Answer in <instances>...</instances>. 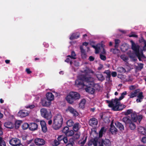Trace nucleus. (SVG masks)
<instances>
[{"label": "nucleus", "mask_w": 146, "mask_h": 146, "mask_svg": "<svg viewBox=\"0 0 146 146\" xmlns=\"http://www.w3.org/2000/svg\"><path fill=\"white\" fill-rule=\"evenodd\" d=\"M106 102L108 104V106L112 108L114 111L122 110L126 107L125 105L121 104V102L118 101L117 98H115V99H112L111 100H106Z\"/></svg>", "instance_id": "1"}, {"label": "nucleus", "mask_w": 146, "mask_h": 146, "mask_svg": "<svg viewBox=\"0 0 146 146\" xmlns=\"http://www.w3.org/2000/svg\"><path fill=\"white\" fill-rule=\"evenodd\" d=\"M93 78L91 77H87L84 75L81 74L80 75L78 78V79L75 81V84L78 87L81 86L84 87L85 86L84 82H86L90 85L93 83Z\"/></svg>", "instance_id": "2"}, {"label": "nucleus", "mask_w": 146, "mask_h": 146, "mask_svg": "<svg viewBox=\"0 0 146 146\" xmlns=\"http://www.w3.org/2000/svg\"><path fill=\"white\" fill-rule=\"evenodd\" d=\"M80 97V95L78 92H70L66 96V99L68 103L72 104L74 101L79 100Z\"/></svg>", "instance_id": "3"}, {"label": "nucleus", "mask_w": 146, "mask_h": 146, "mask_svg": "<svg viewBox=\"0 0 146 146\" xmlns=\"http://www.w3.org/2000/svg\"><path fill=\"white\" fill-rule=\"evenodd\" d=\"M63 121V118L61 115H58L54 117L53 119L52 127L55 130H57L61 127Z\"/></svg>", "instance_id": "4"}, {"label": "nucleus", "mask_w": 146, "mask_h": 146, "mask_svg": "<svg viewBox=\"0 0 146 146\" xmlns=\"http://www.w3.org/2000/svg\"><path fill=\"white\" fill-rule=\"evenodd\" d=\"M41 116L47 120L50 119L52 117V114L49 110L44 108H41L40 110Z\"/></svg>", "instance_id": "5"}, {"label": "nucleus", "mask_w": 146, "mask_h": 146, "mask_svg": "<svg viewBox=\"0 0 146 146\" xmlns=\"http://www.w3.org/2000/svg\"><path fill=\"white\" fill-rule=\"evenodd\" d=\"M9 143L12 146H24L21 140L16 138H12L9 141Z\"/></svg>", "instance_id": "6"}, {"label": "nucleus", "mask_w": 146, "mask_h": 146, "mask_svg": "<svg viewBox=\"0 0 146 146\" xmlns=\"http://www.w3.org/2000/svg\"><path fill=\"white\" fill-rule=\"evenodd\" d=\"M62 132L67 137L72 136L74 134V131L69 130V128L67 126H65L63 128Z\"/></svg>", "instance_id": "7"}, {"label": "nucleus", "mask_w": 146, "mask_h": 146, "mask_svg": "<svg viewBox=\"0 0 146 146\" xmlns=\"http://www.w3.org/2000/svg\"><path fill=\"white\" fill-rule=\"evenodd\" d=\"M29 113V111L27 110H23L19 111L17 115L18 116L21 117H24L28 116Z\"/></svg>", "instance_id": "8"}, {"label": "nucleus", "mask_w": 146, "mask_h": 146, "mask_svg": "<svg viewBox=\"0 0 146 146\" xmlns=\"http://www.w3.org/2000/svg\"><path fill=\"white\" fill-rule=\"evenodd\" d=\"M66 111L70 112L74 116L76 117L78 115V113L76 110L71 106H68L66 110Z\"/></svg>", "instance_id": "9"}, {"label": "nucleus", "mask_w": 146, "mask_h": 146, "mask_svg": "<svg viewBox=\"0 0 146 146\" xmlns=\"http://www.w3.org/2000/svg\"><path fill=\"white\" fill-rule=\"evenodd\" d=\"M34 142L36 145L39 146L43 145L45 143V141L44 139L40 138L35 139Z\"/></svg>", "instance_id": "10"}, {"label": "nucleus", "mask_w": 146, "mask_h": 146, "mask_svg": "<svg viewBox=\"0 0 146 146\" xmlns=\"http://www.w3.org/2000/svg\"><path fill=\"white\" fill-rule=\"evenodd\" d=\"M132 43L131 48L133 50L135 53V54L137 53H138L139 51V46L138 45H136L134 42L132 41H131Z\"/></svg>", "instance_id": "11"}, {"label": "nucleus", "mask_w": 146, "mask_h": 146, "mask_svg": "<svg viewBox=\"0 0 146 146\" xmlns=\"http://www.w3.org/2000/svg\"><path fill=\"white\" fill-rule=\"evenodd\" d=\"M122 121L125 123L126 125H129V124L132 121L130 117L128 116H126L123 117Z\"/></svg>", "instance_id": "12"}, {"label": "nucleus", "mask_w": 146, "mask_h": 146, "mask_svg": "<svg viewBox=\"0 0 146 146\" xmlns=\"http://www.w3.org/2000/svg\"><path fill=\"white\" fill-rule=\"evenodd\" d=\"M41 103L43 106L48 107L50 105L51 102L44 98L41 100Z\"/></svg>", "instance_id": "13"}, {"label": "nucleus", "mask_w": 146, "mask_h": 146, "mask_svg": "<svg viewBox=\"0 0 146 146\" xmlns=\"http://www.w3.org/2000/svg\"><path fill=\"white\" fill-rule=\"evenodd\" d=\"M38 128V125L35 123H32L29 124V129L31 131H35Z\"/></svg>", "instance_id": "14"}, {"label": "nucleus", "mask_w": 146, "mask_h": 146, "mask_svg": "<svg viewBox=\"0 0 146 146\" xmlns=\"http://www.w3.org/2000/svg\"><path fill=\"white\" fill-rule=\"evenodd\" d=\"M138 131L139 133L146 135V129L143 127L140 126L138 129Z\"/></svg>", "instance_id": "15"}, {"label": "nucleus", "mask_w": 146, "mask_h": 146, "mask_svg": "<svg viewBox=\"0 0 146 146\" xmlns=\"http://www.w3.org/2000/svg\"><path fill=\"white\" fill-rule=\"evenodd\" d=\"M40 123L42 131L44 133L46 132L47 131V128L45 122L44 121H41Z\"/></svg>", "instance_id": "16"}, {"label": "nucleus", "mask_w": 146, "mask_h": 146, "mask_svg": "<svg viewBox=\"0 0 146 146\" xmlns=\"http://www.w3.org/2000/svg\"><path fill=\"white\" fill-rule=\"evenodd\" d=\"M140 90L139 89H136L133 92L131 93L128 96H129L130 98H133L137 96V93L139 92Z\"/></svg>", "instance_id": "17"}, {"label": "nucleus", "mask_w": 146, "mask_h": 146, "mask_svg": "<svg viewBox=\"0 0 146 146\" xmlns=\"http://www.w3.org/2000/svg\"><path fill=\"white\" fill-rule=\"evenodd\" d=\"M90 125L91 126L97 125L98 124L97 119L95 118H92L89 121Z\"/></svg>", "instance_id": "18"}, {"label": "nucleus", "mask_w": 146, "mask_h": 146, "mask_svg": "<svg viewBox=\"0 0 146 146\" xmlns=\"http://www.w3.org/2000/svg\"><path fill=\"white\" fill-rule=\"evenodd\" d=\"M82 57L83 59H85L86 57V54L85 53V51L83 48V46L81 45L80 47Z\"/></svg>", "instance_id": "19"}, {"label": "nucleus", "mask_w": 146, "mask_h": 146, "mask_svg": "<svg viewBox=\"0 0 146 146\" xmlns=\"http://www.w3.org/2000/svg\"><path fill=\"white\" fill-rule=\"evenodd\" d=\"M46 99L51 102L54 99V95L51 92H48L46 94Z\"/></svg>", "instance_id": "20"}, {"label": "nucleus", "mask_w": 146, "mask_h": 146, "mask_svg": "<svg viewBox=\"0 0 146 146\" xmlns=\"http://www.w3.org/2000/svg\"><path fill=\"white\" fill-rule=\"evenodd\" d=\"M4 126L5 127L9 129H13L14 127V124L10 121L5 123Z\"/></svg>", "instance_id": "21"}, {"label": "nucleus", "mask_w": 146, "mask_h": 146, "mask_svg": "<svg viewBox=\"0 0 146 146\" xmlns=\"http://www.w3.org/2000/svg\"><path fill=\"white\" fill-rule=\"evenodd\" d=\"M115 125L120 131L124 130V127L123 124L120 122L117 121L115 123Z\"/></svg>", "instance_id": "22"}, {"label": "nucleus", "mask_w": 146, "mask_h": 146, "mask_svg": "<svg viewBox=\"0 0 146 146\" xmlns=\"http://www.w3.org/2000/svg\"><path fill=\"white\" fill-rule=\"evenodd\" d=\"M80 36L79 33H73L70 37V40H73L76 39L78 38Z\"/></svg>", "instance_id": "23"}, {"label": "nucleus", "mask_w": 146, "mask_h": 146, "mask_svg": "<svg viewBox=\"0 0 146 146\" xmlns=\"http://www.w3.org/2000/svg\"><path fill=\"white\" fill-rule=\"evenodd\" d=\"M112 125L113 123H111L110 125V131L112 134L116 133L117 132V129L114 125Z\"/></svg>", "instance_id": "24"}, {"label": "nucleus", "mask_w": 146, "mask_h": 146, "mask_svg": "<svg viewBox=\"0 0 146 146\" xmlns=\"http://www.w3.org/2000/svg\"><path fill=\"white\" fill-rule=\"evenodd\" d=\"M96 76L98 80L102 81L105 80V78L102 74L100 72H97L96 74Z\"/></svg>", "instance_id": "25"}, {"label": "nucleus", "mask_w": 146, "mask_h": 146, "mask_svg": "<svg viewBox=\"0 0 146 146\" xmlns=\"http://www.w3.org/2000/svg\"><path fill=\"white\" fill-rule=\"evenodd\" d=\"M85 90L86 92L91 94H94L95 91V90L94 88L90 87H87L85 88Z\"/></svg>", "instance_id": "26"}, {"label": "nucleus", "mask_w": 146, "mask_h": 146, "mask_svg": "<svg viewBox=\"0 0 146 146\" xmlns=\"http://www.w3.org/2000/svg\"><path fill=\"white\" fill-rule=\"evenodd\" d=\"M106 131V129H105L104 127H102L99 132V137H102L103 136V134H104L105 133Z\"/></svg>", "instance_id": "27"}, {"label": "nucleus", "mask_w": 146, "mask_h": 146, "mask_svg": "<svg viewBox=\"0 0 146 146\" xmlns=\"http://www.w3.org/2000/svg\"><path fill=\"white\" fill-rule=\"evenodd\" d=\"M74 144V140L73 138H71L70 139L68 143L65 146H73Z\"/></svg>", "instance_id": "28"}, {"label": "nucleus", "mask_w": 146, "mask_h": 146, "mask_svg": "<svg viewBox=\"0 0 146 146\" xmlns=\"http://www.w3.org/2000/svg\"><path fill=\"white\" fill-rule=\"evenodd\" d=\"M132 121L136 122L137 121V115L134 113H132L131 114V119Z\"/></svg>", "instance_id": "29"}, {"label": "nucleus", "mask_w": 146, "mask_h": 146, "mask_svg": "<svg viewBox=\"0 0 146 146\" xmlns=\"http://www.w3.org/2000/svg\"><path fill=\"white\" fill-rule=\"evenodd\" d=\"M98 140V138L95 137L90 140V141L93 143L94 146H97V143Z\"/></svg>", "instance_id": "30"}, {"label": "nucleus", "mask_w": 146, "mask_h": 146, "mask_svg": "<svg viewBox=\"0 0 146 146\" xmlns=\"http://www.w3.org/2000/svg\"><path fill=\"white\" fill-rule=\"evenodd\" d=\"M103 144H104L106 146H109L110 143V140L108 139H102L101 142Z\"/></svg>", "instance_id": "31"}, {"label": "nucleus", "mask_w": 146, "mask_h": 146, "mask_svg": "<svg viewBox=\"0 0 146 146\" xmlns=\"http://www.w3.org/2000/svg\"><path fill=\"white\" fill-rule=\"evenodd\" d=\"M118 72L120 73H124L125 72L126 70L125 68L122 67H119L117 68Z\"/></svg>", "instance_id": "32"}, {"label": "nucleus", "mask_w": 146, "mask_h": 146, "mask_svg": "<svg viewBox=\"0 0 146 146\" xmlns=\"http://www.w3.org/2000/svg\"><path fill=\"white\" fill-rule=\"evenodd\" d=\"M22 121H15L14 125V127L16 129H18Z\"/></svg>", "instance_id": "33"}, {"label": "nucleus", "mask_w": 146, "mask_h": 146, "mask_svg": "<svg viewBox=\"0 0 146 146\" xmlns=\"http://www.w3.org/2000/svg\"><path fill=\"white\" fill-rule=\"evenodd\" d=\"M79 124L78 123H76L74 124V125L73 126V129L74 131L77 132L79 130Z\"/></svg>", "instance_id": "34"}, {"label": "nucleus", "mask_w": 146, "mask_h": 146, "mask_svg": "<svg viewBox=\"0 0 146 146\" xmlns=\"http://www.w3.org/2000/svg\"><path fill=\"white\" fill-rule=\"evenodd\" d=\"M129 127L131 130H134L136 128V125L132 121L129 124Z\"/></svg>", "instance_id": "35"}, {"label": "nucleus", "mask_w": 146, "mask_h": 146, "mask_svg": "<svg viewBox=\"0 0 146 146\" xmlns=\"http://www.w3.org/2000/svg\"><path fill=\"white\" fill-rule=\"evenodd\" d=\"M118 48H111L110 50V51L114 54H116L119 52V50L118 49Z\"/></svg>", "instance_id": "36"}, {"label": "nucleus", "mask_w": 146, "mask_h": 146, "mask_svg": "<svg viewBox=\"0 0 146 146\" xmlns=\"http://www.w3.org/2000/svg\"><path fill=\"white\" fill-rule=\"evenodd\" d=\"M127 94V92L126 91H124L121 94V96L119 97V99L117 98L118 101H119L123 99L125 97V96Z\"/></svg>", "instance_id": "37"}, {"label": "nucleus", "mask_w": 146, "mask_h": 146, "mask_svg": "<svg viewBox=\"0 0 146 146\" xmlns=\"http://www.w3.org/2000/svg\"><path fill=\"white\" fill-rule=\"evenodd\" d=\"M74 123L73 121L71 119L68 120L66 122L67 125L69 127H71L73 126L74 125Z\"/></svg>", "instance_id": "38"}, {"label": "nucleus", "mask_w": 146, "mask_h": 146, "mask_svg": "<svg viewBox=\"0 0 146 146\" xmlns=\"http://www.w3.org/2000/svg\"><path fill=\"white\" fill-rule=\"evenodd\" d=\"M76 56V54L74 51H72L71 52V55H68L67 56V57H69L72 59H75L76 58L74 57Z\"/></svg>", "instance_id": "39"}, {"label": "nucleus", "mask_w": 146, "mask_h": 146, "mask_svg": "<svg viewBox=\"0 0 146 146\" xmlns=\"http://www.w3.org/2000/svg\"><path fill=\"white\" fill-rule=\"evenodd\" d=\"M135 54L136 55H138L141 57L142 58H146L145 56L144 55L143 52L142 51H141L140 53H139V51H138V52L136 53Z\"/></svg>", "instance_id": "40"}, {"label": "nucleus", "mask_w": 146, "mask_h": 146, "mask_svg": "<svg viewBox=\"0 0 146 146\" xmlns=\"http://www.w3.org/2000/svg\"><path fill=\"white\" fill-rule=\"evenodd\" d=\"M115 45L114 46L115 48H118L119 44L120 42V41L119 39H115Z\"/></svg>", "instance_id": "41"}, {"label": "nucleus", "mask_w": 146, "mask_h": 146, "mask_svg": "<svg viewBox=\"0 0 146 146\" xmlns=\"http://www.w3.org/2000/svg\"><path fill=\"white\" fill-rule=\"evenodd\" d=\"M29 125L28 123H24L22 125V127L23 129L25 130L29 128Z\"/></svg>", "instance_id": "42"}, {"label": "nucleus", "mask_w": 146, "mask_h": 146, "mask_svg": "<svg viewBox=\"0 0 146 146\" xmlns=\"http://www.w3.org/2000/svg\"><path fill=\"white\" fill-rule=\"evenodd\" d=\"M120 57L124 61H127L129 59L125 55H122L120 56Z\"/></svg>", "instance_id": "43"}, {"label": "nucleus", "mask_w": 146, "mask_h": 146, "mask_svg": "<svg viewBox=\"0 0 146 146\" xmlns=\"http://www.w3.org/2000/svg\"><path fill=\"white\" fill-rule=\"evenodd\" d=\"M86 102V101L85 99H82L79 104V106H81V107L84 106Z\"/></svg>", "instance_id": "44"}, {"label": "nucleus", "mask_w": 146, "mask_h": 146, "mask_svg": "<svg viewBox=\"0 0 146 146\" xmlns=\"http://www.w3.org/2000/svg\"><path fill=\"white\" fill-rule=\"evenodd\" d=\"M138 98L140 99H143L144 98V96L143 95V93L142 92H140L137 96Z\"/></svg>", "instance_id": "45"}, {"label": "nucleus", "mask_w": 146, "mask_h": 146, "mask_svg": "<svg viewBox=\"0 0 146 146\" xmlns=\"http://www.w3.org/2000/svg\"><path fill=\"white\" fill-rule=\"evenodd\" d=\"M132 110L131 109L128 110L126 111L125 113V115H127L131 113H132Z\"/></svg>", "instance_id": "46"}, {"label": "nucleus", "mask_w": 146, "mask_h": 146, "mask_svg": "<svg viewBox=\"0 0 146 146\" xmlns=\"http://www.w3.org/2000/svg\"><path fill=\"white\" fill-rule=\"evenodd\" d=\"M100 58L103 60H105L106 59V57L105 56L101 54H100Z\"/></svg>", "instance_id": "47"}, {"label": "nucleus", "mask_w": 146, "mask_h": 146, "mask_svg": "<svg viewBox=\"0 0 146 146\" xmlns=\"http://www.w3.org/2000/svg\"><path fill=\"white\" fill-rule=\"evenodd\" d=\"M143 118L142 115H137V120L140 123L141 120Z\"/></svg>", "instance_id": "48"}, {"label": "nucleus", "mask_w": 146, "mask_h": 146, "mask_svg": "<svg viewBox=\"0 0 146 146\" xmlns=\"http://www.w3.org/2000/svg\"><path fill=\"white\" fill-rule=\"evenodd\" d=\"M67 137H64L63 136V137L62 138V140H63L64 143L65 144L67 143L68 142V139Z\"/></svg>", "instance_id": "49"}, {"label": "nucleus", "mask_w": 146, "mask_h": 146, "mask_svg": "<svg viewBox=\"0 0 146 146\" xmlns=\"http://www.w3.org/2000/svg\"><path fill=\"white\" fill-rule=\"evenodd\" d=\"M101 47L102 48L103 50L101 52V54H106V52L105 51V49L104 48V46L102 44L101 45Z\"/></svg>", "instance_id": "50"}, {"label": "nucleus", "mask_w": 146, "mask_h": 146, "mask_svg": "<svg viewBox=\"0 0 146 146\" xmlns=\"http://www.w3.org/2000/svg\"><path fill=\"white\" fill-rule=\"evenodd\" d=\"M80 133L78 132H77L74 135V137L76 139H78L80 137Z\"/></svg>", "instance_id": "51"}, {"label": "nucleus", "mask_w": 146, "mask_h": 146, "mask_svg": "<svg viewBox=\"0 0 146 146\" xmlns=\"http://www.w3.org/2000/svg\"><path fill=\"white\" fill-rule=\"evenodd\" d=\"M101 49L100 47H97V48L95 49V53L96 54H98L99 53Z\"/></svg>", "instance_id": "52"}, {"label": "nucleus", "mask_w": 146, "mask_h": 146, "mask_svg": "<svg viewBox=\"0 0 146 146\" xmlns=\"http://www.w3.org/2000/svg\"><path fill=\"white\" fill-rule=\"evenodd\" d=\"M136 88V86L135 85H131L129 87V89L130 90H132L135 89Z\"/></svg>", "instance_id": "53"}, {"label": "nucleus", "mask_w": 146, "mask_h": 146, "mask_svg": "<svg viewBox=\"0 0 146 146\" xmlns=\"http://www.w3.org/2000/svg\"><path fill=\"white\" fill-rule=\"evenodd\" d=\"M141 141L144 143H146V137L145 136L143 137L142 138Z\"/></svg>", "instance_id": "54"}, {"label": "nucleus", "mask_w": 146, "mask_h": 146, "mask_svg": "<svg viewBox=\"0 0 146 146\" xmlns=\"http://www.w3.org/2000/svg\"><path fill=\"white\" fill-rule=\"evenodd\" d=\"M54 144L55 146H57L60 144V143L56 140L55 139L54 141Z\"/></svg>", "instance_id": "55"}, {"label": "nucleus", "mask_w": 146, "mask_h": 146, "mask_svg": "<svg viewBox=\"0 0 146 146\" xmlns=\"http://www.w3.org/2000/svg\"><path fill=\"white\" fill-rule=\"evenodd\" d=\"M35 107V106L34 105H29L26 107L27 108H30V109H32Z\"/></svg>", "instance_id": "56"}, {"label": "nucleus", "mask_w": 146, "mask_h": 146, "mask_svg": "<svg viewBox=\"0 0 146 146\" xmlns=\"http://www.w3.org/2000/svg\"><path fill=\"white\" fill-rule=\"evenodd\" d=\"M129 57L131 58L132 59L134 60H137V59H136V60L135 59V56L133 54H130L129 55Z\"/></svg>", "instance_id": "57"}, {"label": "nucleus", "mask_w": 146, "mask_h": 146, "mask_svg": "<svg viewBox=\"0 0 146 146\" xmlns=\"http://www.w3.org/2000/svg\"><path fill=\"white\" fill-rule=\"evenodd\" d=\"M129 36L130 37H134L137 38L138 37V35H137L135 34H131L129 35Z\"/></svg>", "instance_id": "58"}, {"label": "nucleus", "mask_w": 146, "mask_h": 146, "mask_svg": "<svg viewBox=\"0 0 146 146\" xmlns=\"http://www.w3.org/2000/svg\"><path fill=\"white\" fill-rule=\"evenodd\" d=\"M117 73L115 72H113L111 73V75L113 77H115L117 76Z\"/></svg>", "instance_id": "59"}, {"label": "nucleus", "mask_w": 146, "mask_h": 146, "mask_svg": "<svg viewBox=\"0 0 146 146\" xmlns=\"http://www.w3.org/2000/svg\"><path fill=\"white\" fill-rule=\"evenodd\" d=\"M26 71L28 74H30L32 72L30 70V69L29 68H26Z\"/></svg>", "instance_id": "60"}, {"label": "nucleus", "mask_w": 146, "mask_h": 146, "mask_svg": "<svg viewBox=\"0 0 146 146\" xmlns=\"http://www.w3.org/2000/svg\"><path fill=\"white\" fill-rule=\"evenodd\" d=\"M89 60L90 61H93L94 60V58L92 56H90L89 57Z\"/></svg>", "instance_id": "61"}, {"label": "nucleus", "mask_w": 146, "mask_h": 146, "mask_svg": "<svg viewBox=\"0 0 146 146\" xmlns=\"http://www.w3.org/2000/svg\"><path fill=\"white\" fill-rule=\"evenodd\" d=\"M6 143L4 141L0 143V146H6Z\"/></svg>", "instance_id": "62"}, {"label": "nucleus", "mask_w": 146, "mask_h": 146, "mask_svg": "<svg viewBox=\"0 0 146 146\" xmlns=\"http://www.w3.org/2000/svg\"><path fill=\"white\" fill-rule=\"evenodd\" d=\"M63 137V136L62 135H60L58 136V137L57 138L58 141H61V140H62V138Z\"/></svg>", "instance_id": "63"}, {"label": "nucleus", "mask_w": 146, "mask_h": 146, "mask_svg": "<svg viewBox=\"0 0 146 146\" xmlns=\"http://www.w3.org/2000/svg\"><path fill=\"white\" fill-rule=\"evenodd\" d=\"M144 46L143 47V50L145 51L146 50V48H145L146 47V41L144 40Z\"/></svg>", "instance_id": "64"}]
</instances>
